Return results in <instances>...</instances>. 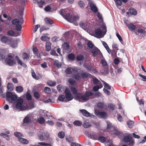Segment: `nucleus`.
I'll return each mask as SVG.
<instances>
[{"instance_id": "15", "label": "nucleus", "mask_w": 146, "mask_h": 146, "mask_svg": "<svg viewBox=\"0 0 146 146\" xmlns=\"http://www.w3.org/2000/svg\"><path fill=\"white\" fill-rule=\"evenodd\" d=\"M80 111L82 113V115L86 117H91V114L90 113L85 110H80Z\"/></svg>"}, {"instance_id": "53", "label": "nucleus", "mask_w": 146, "mask_h": 146, "mask_svg": "<svg viewBox=\"0 0 146 146\" xmlns=\"http://www.w3.org/2000/svg\"><path fill=\"white\" fill-rule=\"evenodd\" d=\"M74 57L75 56L74 54L71 53L68 54V59L70 60H74Z\"/></svg>"}, {"instance_id": "64", "label": "nucleus", "mask_w": 146, "mask_h": 146, "mask_svg": "<svg viewBox=\"0 0 146 146\" xmlns=\"http://www.w3.org/2000/svg\"><path fill=\"white\" fill-rule=\"evenodd\" d=\"M74 78L76 80H79L81 78L80 76L78 74L74 75Z\"/></svg>"}, {"instance_id": "2", "label": "nucleus", "mask_w": 146, "mask_h": 146, "mask_svg": "<svg viewBox=\"0 0 146 146\" xmlns=\"http://www.w3.org/2000/svg\"><path fill=\"white\" fill-rule=\"evenodd\" d=\"M101 28L102 29L99 28H96L95 29V33L97 36H104L106 33L107 29L104 23H102Z\"/></svg>"}, {"instance_id": "60", "label": "nucleus", "mask_w": 146, "mask_h": 146, "mask_svg": "<svg viewBox=\"0 0 146 146\" xmlns=\"http://www.w3.org/2000/svg\"><path fill=\"white\" fill-rule=\"evenodd\" d=\"M38 144L42 145L44 146H51V145L50 143H48L44 142H39L38 143Z\"/></svg>"}, {"instance_id": "31", "label": "nucleus", "mask_w": 146, "mask_h": 146, "mask_svg": "<svg viewBox=\"0 0 146 146\" xmlns=\"http://www.w3.org/2000/svg\"><path fill=\"white\" fill-rule=\"evenodd\" d=\"M33 52L34 54L36 55L37 57H39L40 56V54L37 53L38 50L36 47H34L33 48Z\"/></svg>"}, {"instance_id": "32", "label": "nucleus", "mask_w": 146, "mask_h": 146, "mask_svg": "<svg viewBox=\"0 0 146 146\" xmlns=\"http://www.w3.org/2000/svg\"><path fill=\"white\" fill-rule=\"evenodd\" d=\"M91 125V124L88 122H85L83 124V126L85 128H88Z\"/></svg>"}, {"instance_id": "41", "label": "nucleus", "mask_w": 146, "mask_h": 146, "mask_svg": "<svg viewBox=\"0 0 146 146\" xmlns=\"http://www.w3.org/2000/svg\"><path fill=\"white\" fill-rule=\"evenodd\" d=\"M38 122L41 124H43L45 122V119L42 117H40L38 119Z\"/></svg>"}, {"instance_id": "11", "label": "nucleus", "mask_w": 146, "mask_h": 146, "mask_svg": "<svg viewBox=\"0 0 146 146\" xmlns=\"http://www.w3.org/2000/svg\"><path fill=\"white\" fill-rule=\"evenodd\" d=\"M31 121V119L30 116L29 115H27L23 119V125L24 126L26 125L25 124H28L30 123Z\"/></svg>"}, {"instance_id": "34", "label": "nucleus", "mask_w": 146, "mask_h": 146, "mask_svg": "<svg viewBox=\"0 0 146 146\" xmlns=\"http://www.w3.org/2000/svg\"><path fill=\"white\" fill-rule=\"evenodd\" d=\"M70 90L73 94H77L78 92L77 90L75 87H72L70 88Z\"/></svg>"}, {"instance_id": "21", "label": "nucleus", "mask_w": 146, "mask_h": 146, "mask_svg": "<svg viewBox=\"0 0 146 146\" xmlns=\"http://www.w3.org/2000/svg\"><path fill=\"white\" fill-rule=\"evenodd\" d=\"M7 88L9 91H12L14 88L13 84L11 83H8L7 85Z\"/></svg>"}, {"instance_id": "55", "label": "nucleus", "mask_w": 146, "mask_h": 146, "mask_svg": "<svg viewBox=\"0 0 146 146\" xmlns=\"http://www.w3.org/2000/svg\"><path fill=\"white\" fill-rule=\"evenodd\" d=\"M65 72L66 74H71L72 73V71L69 68L66 69L65 70Z\"/></svg>"}, {"instance_id": "33", "label": "nucleus", "mask_w": 146, "mask_h": 146, "mask_svg": "<svg viewBox=\"0 0 146 146\" xmlns=\"http://www.w3.org/2000/svg\"><path fill=\"white\" fill-rule=\"evenodd\" d=\"M113 133H111L116 136H119L121 134V133H120L119 131L115 130V128L113 129Z\"/></svg>"}, {"instance_id": "42", "label": "nucleus", "mask_w": 146, "mask_h": 146, "mask_svg": "<svg viewBox=\"0 0 146 146\" xmlns=\"http://www.w3.org/2000/svg\"><path fill=\"white\" fill-rule=\"evenodd\" d=\"M133 122L132 121H128L127 122V125L129 128H131L133 126Z\"/></svg>"}, {"instance_id": "43", "label": "nucleus", "mask_w": 146, "mask_h": 146, "mask_svg": "<svg viewBox=\"0 0 146 146\" xmlns=\"http://www.w3.org/2000/svg\"><path fill=\"white\" fill-rule=\"evenodd\" d=\"M98 140L100 141L101 142L104 143L106 141V139L104 136H101L98 137Z\"/></svg>"}, {"instance_id": "22", "label": "nucleus", "mask_w": 146, "mask_h": 146, "mask_svg": "<svg viewBox=\"0 0 146 146\" xmlns=\"http://www.w3.org/2000/svg\"><path fill=\"white\" fill-rule=\"evenodd\" d=\"M127 27L131 31L135 30L136 29V26L133 25L131 23H129L127 26Z\"/></svg>"}, {"instance_id": "24", "label": "nucleus", "mask_w": 146, "mask_h": 146, "mask_svg": "<svg viewBox=\"0 0 146 146\" xmlns=\"http://www.w3.org/2000/svg\"><path fill=\"white\" fill-rule=\"evenodd\" d=\"M129 11L130 13L133 15H136L137 14V11L136 10L134 9L131 7L129 9Z\"/></svg>"}, {"instance_id": "63", "label": "nucleus", "mask_w": 146, "mask_h": 146, "mask_svg": "<svg viewBox=\"0 0 146 146\" xmlns=\"http://www.w3.org/2000/svg\"><path fill=\"white\" fill-rule=\"evenodd\" d=\"M50 54L52 55L55 56H58V55L56 53L55 50H51Z\"/></svg>"}, {"instance_id": "4", "label": "nucleus", "mask_w": 146, "mask_h": 146, "mask_svg": "<svg viewBox=\"0 0 146 146\" xmlns=\"http://www.w3.org/2000/svg\"><path fill=\"white\" fill-rule=\"evenodd\" d=\"M14 57V54L12 53L8 54L7 57L5 58V61L7 64L10 66H13L16 63L13 58Z\"/></svg>"}, {"instance_id": "29", "label": "nucleus", "mask_w": 146, "mask_h": 146, "mask_svg": "<svg viewBox=\"0 0 146 146\" xmlns=\"http://www.w3.org/2000/svg\"><path fill=\"white\" fill-rule=\"evenodd\" d=\"M0 135L8 141L10 139V136L6 134L1 133L0 134Z\"/></svg>"}, {"instance_id": "38", "label": "nucleus", "mask_w": 146, "mask_h": 146, "mask_svg": "<svg viewBox=\"0 0 146 146\" xmlns=\"http://www.w3.org/2000/svg\"><path fill=\"white\" fill-rule=\"evenodd\" d=\"M58 137L60 138H64L65 136V133L63 131L60 132L58 134Z\"/></svg>"}, {"instance_id": "12", "label": "nucleus", "mask_w": 146, "mask_h": 146, "mask_svg": "<svg viewBox=\"0 0 146 146\" xmlns=\"http://www.w3.org/2000/svg\"><path fill=\"white\" fill-rule=\"evenodd\" d=\"M90 25V24L88 23H84L82 22H80L79 24L80 27H82L85 31H87Z\"/></svg>"}, {"instance_id": "18", "label": "nucleus", "mask_w": 146, "mask_h": 146, "mask_svg": "<svg viewBox=\"0 0 146 146\" xmlns=\"http://www.w3.org/2000/svg\"><path fill=\"white\" fill-rule=\"evenodd\" d=\"M101 52L100 50L96 48L93 49L92 51V53L93 56H96L99 53Z\"/></svg>"}, {"instance_id": "40", "label": "nucleus", "mask_w": 146, "mask_h": 146, "mask_svg": "<svg viewBox=\"0 0 146 146\" xmlns=\"http://www.w3.org/2000/svg\"><path fill=\"white\" fill-rule=\"evenodd\" d=\"M97 106L99 108H103L104 107V103L99 102L97 104Z\"/></svg>"}, {"instance_id": "8", "label": "nucleus", "mask_w": 146, "mask_h": 146, "mask_svg": "<svg viewBox=\"0 0 146 146\" xmlns=\"http://www.w3.org/2000/svg\"><path fill=\"white\" fill-rule=\"evenodd\" d=\"M9 41V44H10L12 47L15 48L17 46L19 40V38H16L14 39H10Z\"/></svg>"}, {"instance_id": "20", "label": "nucleus", "mask_w": 146, "mask_h": 146, "mask_svg": "<svg viewBox=\"0 0 146 146\" xmlns=\"http://www.w3.org/2000/svg\"><path fill=\"white\" fill-rule=\"evenodd\" d=\"M9 37H2L1 38V40L2 42L4 43H7L9 44V42L10 39L8 38Z\"/></svg>"}, {"instance_id": "7", "label": "nucleus", "mask_w": 146, "mask_h": 146, "mask_svg": "<svg viewBox=\"0 0 146 146\" xmlns=\"http://www.w3.org/2000/svg\"><path fill=\"white\" fill-rule=\"evenodd\" d=\"M17 104L15 105L16 108L17 109L20 110H24L25 109L23 106V100L22 98H19L17 99Z\"/></svg>"}, {"instance_id": "3", "label": "nucleus", "mask_w": 146, "mask_h": 146, "mask_svg": "<svg viewBox=\"0 0 146 146\" xmlns=\"http://www.w3.org/2000/svg\"><path fill=\"white\" fill-rule=\"evenodd\" d=\"M77 98L78 99H82L83 100L87 101L89 99V97L93 96V93L90 91H86L84 95L81 93H78L76 94Z\"/></svg>"}, {"instance_id": "5", "label": "nucleus", "mask_w": 146, "mask_h": 146, "mask_svg": "<svg viewBox=\"0 0 146 146\" xmlns=\"http://www.w3.org/2000/svg\"><path fill=\"white\" fill-rule=\"evenodd\" d=\"M17 99V95L13 94L12 93L8 92L6 93V100L8 101L10 103H12L15 101Z\"/></svg>"}, {"instance_id": "25", "label": "nucleus", "mask_w": 146, "mask_h": 146, "mask_svg": "<svg viewBox=\"0 0 146 146\" xmlns=\"http://www.w3.org/2000/svg\"><path fill=\"white\" fill-rule=\"evenodd\" d=\"M19 141L21 143L25 144H28L29 143L27 139L22 138H19Z\"/></svg>"}, {"instance_id": "48", "label": "nucleus", "mask_w": 146, "mask_h": 146, "mask_svg": "<svg viewBox=\"0 0 146 146\" xmlns=\"http://www.w3.org/2000/svg\"><path fill=\"white\" fill-rule=\"evenodd\" d=\"M19 23V20L17 19H13L12 21V23L13 25H18Z\"/></svg>"}, {"instance_id": "62", "label": "nucleus", "mask_w": 146, "mask_h": 146, "mask_svg": "<svg viewBox=\"0 0 146 146\" xmlns=\"http://www.w3.org/2000/svg\"><path fill=\"white\" fill-rule=\"evenodd\" d=\"M99 136V135L98 134H93V135H92V138H93L94 139H95V140H97V139H98V137H98Z\"/></svg>"}, {"instance_id": "16", "label": "nucleus", "mask_w": 146, "mask_h": 146, "mask_svg": "<svg viewBox=\"0 0 146 146\" xmlns=\"http://www.w3.org/2000/svg\"><path fill=\"white\" fill-rule=\"evenodd\" d=\"M34 2L35 3H38L39 7L41 8H42L44 4V2L42 1V0H33Z\"/></svg>"}, {"instance_id": "6", "label": "nucleus", "mask_w": 146, "mask_h": 146, "mask_svg": "<svg viewBox=\"0 0 146 146\" xmlns=\"http://www.w3.org/2000/svg\"><path fill=\"white\" fill-rule=\"evenodd\" d=\"M123 141L126 143H129L128 145L132 146L135 143L134 140L132 136L129 135L125 136L123 138Z\"/></svg>"}, {"instance_id": "61", "label": "nucleus", "mask_w": 146, "mask_h": 146, "mask_svg": "<svg viewBox=\"0 0 146 146\" xmlns=\"http://www.w3.org/2000/svg\"><path fill=\"white\" fill-rule=\"evenodd\" d=\"M88 46L90 48H92L94 46V45L90 41H89L87 43Z\"/></svg>"}, {"instance_id": "30", "label": "nucleus", "mask_w": 146, "mask_h": 146, "mask_svg": "<svg viewBox=\"0 0 146 146\" xmlns=\"http://www.w3.org/2000/svg\"><path fill=\"white\" fill-rule=\"evenodd\" d=\"M101 118H106L108 117L107 113L105 112H101L100 115H99Z\"/></svg>"}, {"instance_id": "56", "label": "nucleus", "mask_w": 146, "mask_h": 146, "mask_svg": "<svg viewBox=\"0 0 146 146\" xmlns=\"http://www.w3.org/2000/svg\"><path fill=\"white\" fill-rule=\"evenodd\" d=\"M78 4L79 6L81 7H84L85 5V4L82 1H80L78 2Z\"/></svg>"}, {"instance_id": "26", "label": "nucleus", "mask_w": 146, "mask_h": 146, "mask_svg": "<svg viewBox=\"0 0 146 146\" xmlns=\"http://www.w3.org/2000/svg\"><path fill=\"white\" fill-rule=\"evenodd\" d=\"M44 21L47 24L51 25L54 23L53 21L48 18H46L44 19Z\"/></svg>"}, {"instance_id": "27", "label": "nucleus", "mask_w": 146, "mask_h": 146, "mask_svg": "<svg viewBox=\"0 0 146 146\" xmlns=\"http://www.w3.org/2000/svg\"><path fill=\"white\" fill-rule=\"evenodd\" d=\"M74 125L76 126H80L82 124L81 121L79 120H76L73 122Z\"/></svg>"}, {"instance_id": "10", "label": "nucleus", "mask_w": 146, "mask_h": 146, "mask_svg": "<svg viewBox=\"0 0 146 146\" xmlns=\"http://www.w3.org/2000/svg\"><path fill=\"white\" fill-rule=\"evenodd\" d=\"M7 33L8 35L11 36H13L14 35H15V36H22V35H21V32H17L15 33L14 31L12 30L8 31H7Z\"/></svg>"}, {"instance_id": "14", "label": "nucleus", "mask_w": 146, "mask_h": 146, "mask_svg": "<svg viewBox=\"0 0 146 146\" xmlns=\"http://www.w3.org/2000/svg\"><path fill=\"white\" fill-rule=\"evenodd\" d=\"M81 77L83 79H85L89 77H91L92 75L89 73L84 72L81 74Z\"/></svg>"}, {"instance_id": "46", "label": "nucleus", "mask_w": 146, "mask_h": 146, "mask_svg": "<svg viewBox=\"0 0 146 146\" xmlns=\"http://www.w3.org/2000/svg\"><path fill=\"white\" fill-rule=\"evenodd\" d=\"M43 135L44 136V137L46 139H47L49 137L50 135L48 131H45L42 133Z\"/></svg>"}, {"instance_id": "49", "label": "nucleus", "mask_w": 146, "mask_h": 146, "mask_svg": "<svg viewBox=\"0 0 146 146\" xmlns=\"http://www.w3.org/2000/svg\"><path fill=\"white\" fill-rule=\"evenodd\" d=\"M65 96L64 95H60L58 96V100L60 101H63L65 99Z\"/></svg>"}, {"instance_id": "59", "label": "nucleus", "mask_w": 146, "mask_h": 146, "mask_svg": "<svg viewBox=\"0 0 146 146\" xmlns=\"http://www.w3.org/2000/svg\"><path fill=\"white\" fill-rule=\"evenodd\" d=\"M39 139L41 141H42L44 140H46L44 136V135L42 133L39 136Z\"/></svg>"}, {"instance_id": "17", "label": "nucleus", "mask_w": 146, "mask_h": 146, "mask_svg": "<svg viewBox=\"0 0 146 146\" xmlns=\"http://www.w3.org/2000/svg\"><path fill=\"white\" fill-rule=\"evenodd\" d=\"M90 6L91 8V10L94 13H96L98 11V9L95 4L92 3H90Z\"/></svg>"}, {"instance_id": "9", "label": "nucleus", "mask_w": 146, "mask_h": 146, "mask_svg": "<svg viewBox=\"0 0 146 146\" xmlns=\"http://www.w3.org/2000/svg\"><path fill=\"white\" fill-rule=\"evenodd\" d=\"M65 97L68 99V101H70L73 99V97H72V94L70 90L68 88H66L65 91Z\"/></svg>"}, {"instance_id": "35", "label": "nucleus", "mask_w": 146, "mask_h": 146, "mask_svg": "<svg viewBox=\"0 0 146 146\" xmlns=\"http://www.w3.org/2000/svg\"><path fill=\"white\" fill-rule=\"evenodd\" d=\"M84 67L86 68L88 71H90L92 70L93 68L94 67L89 64L86 65Z\"/></svg>"}, {"instance_id": "28", "label": "nucleus", "mask_w": 146, "mask_h": 146, "mask_svg": "<svg viewBox=\"0 0 146 146\" xmlns=\"http://www.w3.org/2000/svg\"><path fill=\"white\" fill-rule=\"evenodd\" d=\"M16 90L18 93H21L23 91V88L20 86H18L16 88Z\"/></svg>"}, {"instance_id": "52", "label": "nucleus", "mask_w": 146, "mask_h": 146, "mask_svg": "<svg viewBox=\"0 0 146 146\" xmlns=\"http://www.w3.org/2000/svg\"><path fill=\"white\" fill-rule=\"evenodd\" d=\"M14 134L15 136L18 138H20V137H22V134L20 132H15Z\"/></svg>"}, {"instance_id": "13", "label": "nucleus", "mask_w": 146, "mask_h": 146, "mask_svg": "<svg viewBox=\"0 0 146 146\" xmlns=\"http://www.w3.org/2000/svg\"><path fill=\"white\" fill-rule=\"evenodd\" d=\"M62 47L64 52H66L69 48L70 45L68 43L65 42L62 45Z\"/></svg>"}, {"instance_id": "47", "label": "nucleus", "mask_w": 146, "mask_h": 146, "mask_svg": "<svg viewBox=\"0 0 146 146\" xmlns=\"http://www.w3.org/2000/svg\"><path fill=\"white\" fill-rule=\"evenodd\" d=\"M84 59L83 56L81 54H79L78 55L76 58L77 60L78 61H81Z\"/></svg>"}, {"instance_id": "50", "label": "nucleus", "mask_w": 146, "mask_h": 146, "mask_svg": "<svg viewBox=\"0 0 146 146\" xmlns=\"http://www.w3.org/2000/svg\"><path fill=\"white\" fill-rule=\"evenodd\" d=\"M68 82L69 84L71 85H74L76 83V81L72 78L69 79Z\"/></svg>"}, {"instance_id": "19", "label": "nucleus", "mask_w": 146, "mask_h": 146, "mask_svg": "<svg viewBox=\"0 0 146 146\" xmlns=\"http://www.w3.org/2000/svg\"><path fill=\"white\" fill-rule=\"evenodd\" d=\"M22 58L23 60H29L30 59V55L26 52H23L22 54Z\"/></svg>"}, {"instance_id": "37", "label": "nucleus", "mask_w": 146, "mask_h": 146, "mask_svg": "<svg viewBox=\"0 0 146 146\" xmlns=\"http://www.w3.org/2000/svg\"><path fill=\"white\" fill-rule=\"evenodd\" d=\"M137 31L139 33H140L141 34H142L143 35L142 36H145V34H146V32L143 29H138Z\"/></svg>"}, {"instance_id": "57", "label": "nucleus", "mask_w": 146, "mask_h": 146, "mask_svg": "<svg viewBox=\"0 0 146 146\" xmlns=\"http://www.w3.org/2000/svg\"><path fill=\"white\" fill-rule=\"evenodd\" d=\"M48 84L51 86H53L56 85V83L55 82H54L52 81H49L47 82Z\"/></svg>"}, {"instance_id": "23", "label": "nucleus", "mask_w": 146, "mask_h": 146, "mask_svg": "<svg viewBox=\"0 0 146 146\" xmlns=\"http://www.w3.org/2000/svg\"><path fill=\"white\" fill-rule=\"evenodd\" d=\"M51 43L49 42H47L46 43L45 48L46 51H49L51 48Z\"/></svg>"}, {"instance_id": "44", "label": "nucleus", "mask_w": 146, "mask_h": 146, "mask_svg": "<svg viewBox=\"0 0 146 146\" xmlns=\"http://www.w3.org/2000/svg\"><path fill=\"white\" fill-rule=\"evenodd\" d=\"M54 65L58 68H60L61 67V64L58 61H55L54 62Z\"/></svg>"}, {"instance_id": "51", "label": "nucleus", "mask_w": 146, "mask_h": 146, "mask_svg": "<svg viewBox=\"0 0 146 146\" xmlns=\"http://www.w3.org/2000/svg\"><path fill=\"white\" fill-rule=\"evenodd\" d=\"M102 82L104 83V85L106 88L108 89H110L111 88V87L108 84L106 83L104 81L102 80Z\"/></svg>"}, {"instance_id": "54", "label": "nucleus", "mask_w": 146, "mask_h": 146, "mask_svg": "<svg viewBox=\"0 0 146 146\" xmlns=\"http://www.w3.org/2000/svg\"><path fill=\"white\" fill-rule=\"evenodd\" d=\"M44 91L47 94H49L51 92L50 88L47 87L45 88Z\"/></svg>"}, {"instance_id": "36", "label": "nucleus", "mask_w": 146, "mask_h": 146, "mask_svg": "<svg viewBox=\"0 0 146 146\" xmlns=\"http://www.w3.org/2000/svg\"><path fill=\"white\" fill-rule=\"evenodd\" d=\"M31 72L32 76L33 78L35 79L36 80H38V77L37 76H36V74L33 70H31Z\"/></svg>"}, {"instance_id": "1", "label": "nucleus", "mask_w": 146, "mask_h": 146, "mask_svg": "<svg viewBox=\"0 0 146 146\" xmlns=\"http://www.w3.org/2000/svg\"><path fill=\"white\" fill-rule=\"evenodd\" d=\"M60 13L69 22L73 23L76 26L78 25L77 21L79 19V17L78 16L72 17L70 13H65L63 10H60Z\"/></svg>"}, {"instance_id": "45", "label": "nucleus", "mask_w": 146, "mask_h": 146, "mask_svg": "<svg viewBox=\"0 0 146 146\" xmlns=\"http://www.w3.org/2000/svg\"><path fill=\"white\" fill-rule=\"evenodd\" d=\"M92 81L94 84L95 85L98 84L100 82L98 79L95 77H94L93 78Z\"/></svg>"}, {"instance_id": "58", "label": "nucleus", "mask_w": 146, "mask_h": 146, "mask_svg": "<svg viewBox=\"0 0 146 146\" xmlns=\"http://www.w3.org/2000/svg\"><path fill=\"white\" fill-rule=\"evenodd\" d=\"M93 95H94L96 97L98 98L100 97L101 95V93L99 92H96Z\"/></svg>"}, {"instance_id": "39", "label": "nucleus", "mask_w": 146, "mask_h": 146, "mask_svg": "<svg viewBox=\"0 0 146 146\" xmlns=\"http://www.w3.org/2000/svg\"><path fill=\"white\" fill-rule=\"evenodd\" d=\"M34 96L36 99H38L40 97L39 93L38 91L35 92L33 94Z\"/></svg>"}]
</instances>
